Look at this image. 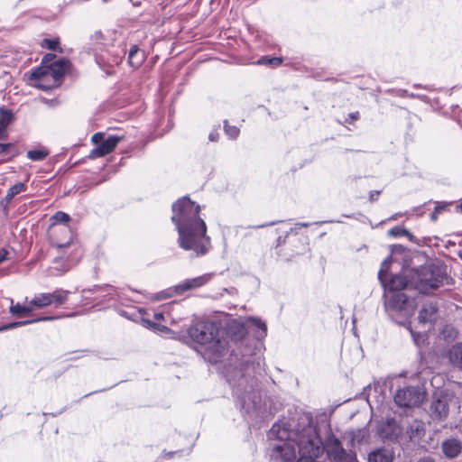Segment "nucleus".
<instances>
[{
	"label": "nucleus",
	"mask_w": 462,
	"mask_h": 462,
	"mask_svg": "<svg viewBox=\"0 0 462 462\" xmlns=\"http://www.w3.org/2000/svg\"><path fill=\"white\" fill-rule=\"evenodd\" d=\"M407 328L410 330V332H411V334L412 336V338H413V340H414L416 345H419L420 341L424 339V335H422L420 333H415V332L412 331V329L411 328L410 322L408 323Z\"/></svg>",
	"instance_id": "nucleus-40"
},
{
	"label": "nucleus",
	"mask_w": 462,
	"mask_h": 462,
	"mask_svg": "<svg viewBox=\"0 0 462 462\" xmlns=\"http://www.w3.org/2000/svg\"><path fill=\"white\" fill-rule=\"evenodd\" d=\"M12 146V143H0V154L7 152Z\"/></svg>",
	"instance_id": "nucleus-42"
},
{
	"label": "nucleus",
	"mask_w": 462,
	"mask_h": 462,
	"mask_svg": "<svg viewBox=\"0 0 462 462\" xmlns=\"http://www.w3.org/2000/svg\"><path fill=\"white\" fill-rule=\"evenodd\" d=\"M228 332L234 337V339L238 340L243 338L246 334L245 327L243 323L237 320H232L228 324Z\"/></svg>",
	"instance_id": "nucleus-23"
},
{
	"label": "nucleus",
	"mask_w": 462,
	"mask_h": 462,
	"mask_svg": "<svg viewBox=\"0 0 462 462\" xmlns=\"http://www.w3.org/2000/svg\"><path fill=\"white\" fill-rule=\"evenodd\" d=\"M49 236L51 243L58 248L69 245L72 240V232L68 225L52 224Z\"/></svg>",
	"instance_id": "nucleus-12"
},
{
	"label": "nucleus",
	"mask_w": 462,
	"mask_h": 462,
	"mask_svg": "<svg viewBox=\"0 0 462 462\" xmlns=\"http://www.w3.org/2000/svg\"><path fill=\"white\" fill-rule=\"evenodd\" d=\"M139 48L134 45L131 48L128 55V62L132 67H138L142 62V57L137 59Z\"/></svg>",
	"instance_id": "nucleus-30"
},
{
	"label": "nucleus",
	"mask_w": 462,
	"mask_h": 462,
	"mask_svg": "<svg viewBox=\"0 0 462 462\" xmlns=\"http://www.w3.org/2000/svg\"><path fill=\"white\" fill-rule=\"evenodd\" d=\"M439 318V309L435 302L427 301L422 304L419 315L418 320L420 323L426 324H433L437 321Z\"/></svg>",
	"instance_id": "nucleus-15"
},
{
	"label": "nucleus",
	"mask_w": 462,
	"mask_h": 462,
	"mask_svg": "<svg viewBox=\"0 0 462 462\" xmlns=\"http://www.w3.org/2000/svg\"><path fill=\"white\" fill-rule=\"evenodd\" d=\"M143 322L147 323L149 326H153L154 324L149 320L143 319Z\"/></svg>",
	"instance_id": "nucleus-51"
},
{
	"label": "nucleus",
	"mask_w": 462,
	"mask_h": 462,
	"mask_svg": "<svg viewBox=\"0 0 462 462\" xmlns=\"http://www.w3.org/2000/svg\"><path fill=\"white\" fill-rule=\"evenodd\" d=\"M233 387L236 404L241 410L249 413L257 408L261 402V395L254 378L248 379L245 374H241L237 383Z\"/></svg>",
	"instance_id": "nucleus-4"
},
{
	"label": "nucleus",
	"mask_w": 462,
	"mask_h": 462,
	"mask_svg": "<svg viewBox=\"0 0 462 462\" xmlns=\"http://www.w3.org/2000/svg\"><path fill=\"white\" fill-rule=\"evenodd\" d=\"M208 138L211 142H217L218 140V133L212 132L209 134Z\"/></svg>",
	"instance_id": "nucleus-46"
},
{
	"label": "nucleus",
	"mask_w": 462,
	"mask_h": 462,
	"mask_svg": "<svg viewBox=\"0 0 462 462\" xmlns=\"http://www.w3.org/2000/svg\"><path fill=\"white\" fill-rule=\"evenodd\" d=\"M302 435V431L295 434V438H289L280 445H276L273 448L272 457L280 462H292L296 458V447L298 448L299 438Z\"/></svg>",
	"instance_id": "nucleus-9"
},
{
	"label": "nucleus",
	"mask_w": 462,
	"mask_h": 462,
	"mask_svg": "<svg viewBox=\"0 0 462 462\" xmlns=\"http://www.w3.org/2000/svg\"><path fill=\"white\" fill-rule=\"evenodd\" d=\"M191 339L205 346V356L210 363H217L227 348V342L219 337V324L214 321H199L189 328Z\"/></svg>",
	"instance_id": "nucleus-2"
},
{
	"label": "nucleus",
	"mask_w": 462,
	"mask_h": 462,
	"mask_svg": "<svg viewBox=\"0 0 462 462\" xmlns=\"http://www.w3.org/2000/svg\"><path fill=\"white\" fill-rule=\"evenodd\" d=\"M457 208L462 213V202L457 206Z\"/></svg>",
	"instance_id": "nucleus-53"
},
{
	"label": "nucleus",
	"mask_w": 462,
	"mask_h": 462,
	"mask_svg": "<svg viewBox=\"0 0 462 462\" xmlns=\"http://www.w3.org/2000/svg\"><path fill=\"white\" fill-rule=\"evenodd\" d=\"M389 234H390L391 236H408L410 239H411V238H412L411 234L408 230H406V229H404V228H402V227H400V226H394V227H393V228L389 231Z\"/></svg>",
	"instance_id": "nucleus-38"
},
{
	"label": "nucleus",
	"mask_w": 462,
	"mask_h": 462,
	"mask_svg": "<svg viewBox=\"0 0 462 462\" xmlns=\"http://www.w3.org/2000/svg\"><path fill=\"white\" fill-rule=\"evenodd\" d=\"M8 252L5 249L0 250V264L7 259Z\"/></svg>",
	"instance_id": "nucleus-44"
},
{
	"label": "nucleus",
	"mask_w": 462,
	"mask_h": 462,
	"mask_svg": "<svg viewBox=\"0 0 462 462\" xmlns=\"http://www.w3.org/2000/svg\"><path fill=\"white\" fill-rule=\"evenodd\" d=\"M60 41L59 39H43L42 42V47L51 50V51H57L59 50L61 51V49L59 48Z\"/></svg>",
	"instance_id": "nucleus-33"
},
{
	"label": "nucleus",
	"mask_w": 462,
	"mask_h": 462,
	"mask_svg": "<svg viewBox=\"0 0 462 462\" xmlns=\"http://www.w3.org/2000/svg\"><path fill=\"white\" fill-rule=\"evenodd\" d=\"M385 297V309L392 319H397L401 317L407 319L414 314L417 306L414 298L407 296L404 292H393ZM396 322L402 324L399 320Z\"/></svg>",
	"instance_id": "nucleus-6"
},
{
	"label": "nucleus",
	"mask_w": 462,
	"mask_h": 462,
	"mask_svg": "<svg viewBox=\"0 0 462 462\" xmlns=\"http://www.w3.org/2000/svg\"><path fill=\"white\" fill-rule=\"evenodd\" d=\"M54 58H55V55H54V54L48 53V54H46V55H44V56H43V58H42V63L47 64V63H49L50 61H51Z\"/></svg>",
	"instance_id": "nucleus-43"
},
{
	"label": "nucleus",
	"mask_w": 462,
	"mask_h": 462,
	"mask_svg": "<svg viewBox=\"0 0 462 462\" xmlns=\"http://www.w3.org/2000/svg\"><path fill=\"white\" fill-rule=\"evenodd\" d=\"M432 409L436 413H438V416L439 418L447 417L448 412V404L441 400H437L436 402H434L432 404Z\"/></svg>",
	"instance_id": "nucleus-26"
},
{
	"label": "nucleus",
	"mask_w": 462,
	"mask_h": 462,
	"mask_svg": "<svg viewBox=\"0 0 462 462\" xmlns=\"http://www.w3.org/2000/svg\"><path fill=\"white\" fill-rule=\"evenodd\" d=\"M93 291H100L104 292L103 297L104 300L109 301L111 300H121L122 299V291L118 289L106 284L104 286H95L92 290Z\"/></svg>",
	"instance_id": "nucleus-22"
},
{
	"label": "nucleus",
	"mask_w": 462,
	"mask_h": 462,
	"mask_svg": "<svg viewBox=\"0 0 462 462\" xmlns=\"http://www.w3.org/2000/svg\"><path fill=\"white\" fill-rule=\"evenodd\" d=\"M246 321L259 328L262 330L263 337L266 335V325L260 319L254 317H248L246 319Z\"/></svg>",
	"instance_id": "nucleus-37"
},
{
	"label": "nucleus",
	"mask_w": 462,
	"mask_h": 462,
	"mask_svg": "<svg viewBox=\"0 0 462 462\" xmlns=\"http://www.w3.org/2000/svg\"><path fill=\"white\" fill-rule=\"evenodd\" d=\"M48 151L44 149L30 150L27 152V157L34 162L44 160L48 156Z\"/></svg>",
	"instance_id": "nucleus-28"
},
{
	"label": "nucleus",
	"mask_w": 462,
	"mask_h": 462,
	"mask_svg": "<svg viewBox=\"0 0 462 462\" xmlns=\"http://www.w3.org/2000/svg\"><path fill=\"white\" fill-rule=\"evenodd\" d=\"M49 65H44L36 68L31 73L29 78V79L32 81L31 85L42 90L52 89L51 75L49 73Z\"/></svg>",
	"instance_id": "nucleus-13"
},
{
	"label": "nucleus",
	"mask_w": 462,
	"mask_h": 462,
	"mask_svg": "<svg viewBox=\"0 0 462 462\" xmlns=\"http://www.w3.org/2000/svg\"><path fill=\"white\" fill-rule=\"evenodd\" d=\"M443 454L448 458H456L462 452V441L457 438L445 439L441 444Z\"/></svg>",
	"instance_id": "nucleus-18"
},
{
	"label": "nucleus",
	"mask_w": 462,
	"mask_h": 462,
	"mask_svg": "<svg viewBox=\"0 0 462 462\" xmlns=\"http://www.w3.org/2000/svg\"><path fill=\"white\" fill-rule=\"evenodd\" d=\"M54 319H55V317L46 316V317H41L39 319H32V320H24V321L13 322V323H9L8 325H5V326L0 328V331L12 329V328H17V327L28 325V324H31V323H33V322H37V321L52 320Z\"/></svg>",
	"instance_id": "nucleus-25"
},
{
	"label": "nucleus",
	"mask_w": 462,
	"mask_h": 462,
	"mask_svg": "<svg viewBox=\"0 0 462 462\" xmlns=\"http://www.w3.org/2000/svg\"><path fill=\"white\" fill-rule=\"evenodd\" d=\"M390 263H391V260L390 259H386L382 263L381 269H380V271L378 273V278H379L381 282H384L385 279L388 278L387 271H388Z\"/></svg>",
	"instance_id": "nucleus-36"
},
{
	"label": "nucleus",
	"mask_w": 462,
	"mask_h": 462,
	"mask_svg": "<svg viewBox=\"0 0 462 462\" xmlns=\"http://www.w3.org/2000/svg\"><path fill=\"white\" fill-rule=\"evenodd\" d=\"M123 139V135H109L105 138V134L103 133L98 132L94 134L91 137V141L93 143L97 144V147L90 152L88 157L90 159H97L109 154Z\"/></svg>",
	"instance_id": "nucleus-7"
},
{
	"label": "nucleus",
	"mask_w": 462,
	"mask_h": 462,
	"mask_svg": "<svg viewBox=\"0 0 462 462\" xmlns=\"http://www.w3.org/2000/svg\"><path fill=\"white\" fill-rule=\"evenodd\" d=\"M402 433L400 426L394 419H389L378 427V434L382 439H393Z\"/></svg>",
	"instance_id": "nucleus-17"
},
{
	"label": "nucleus",
	"mask_w": 462,
	"mask_h": 462,
	"mask_svg": "<svg viewBox=\"0 0 462 462\" xmlns=\"http://www.w3.org/2000/svg\"><path fill=\"white\" fill-rule=\"evenodd\" d=\"M32 307L30 302L27 305H21L20 303L12 304L10 312L17 317H23L29 315L32 311Z\"/></svg>",
	"instance_id": "nucleus-24"
},
{
	"label": "nucleus",
	"mask_w": 462,
	"mask_h": 462,
	"mask_svg": "<svg viewBox=\"0 0 462 462\" xmlns=\"http://www.w3.org/2000/svg\"><path fill=\"white\" fill-rule=\"evenodd\" d=\"M200 206L189 197L178 199L172 205L171 221L176 226L178 244L185 251H192L196 256L206 254L210 247L207 226L199 217Z\"/></svg>",
	"instance_id": "nucleus-1"
},
{
	"label": "nucleus",
	"mask_w": 462,
	"mask_h": 462,
	"mask_svg": "<svg viewBox=\"0 0 462 462\" xmlns=\"http://www.w3.org/2000/svg\"><path fill=\"white\" fill-rule=\"evenodd\" d=\"M69 61L66 59H60L49 65L52 88L60 85V81L69 69Z\"/></svg>",
	"instance_id": "nucleus-14"
},
{
	"label": "nucleus",
	"mask_w": 462,
	"mask_h": 462,
	"mask_svg": "<svg viewBox=\"0 0 462 462\" xmlns=\"http://www.w3.org/2000/svg\"><path fill=\"white\" fill-rule=\"evenodd\" d=\"M412 283L420 292L430 293L445 283H448V277L444 267L428 264L415 271L412 275Z\"/></svg>",
	"instance_id": "nucleus-3"
},
{
	"label": "nucleus",
	"mask_w": 462,
	"mask_h": 462,
	"mask_svg": "<svg viewBox=\"0 0 462 462\" xmlns=\"http://www.w3.org/2000/svg\"><path fill=\"white\" fill-rule=\"evenodd\" d=\"M282 63V60L279 57H267V56H264V57H262L261 59H259L257 61H256V64L258 65H266V66H270V67H278L280 66L281 64Z\"/></svg>",
	"instance_id": "nucleus-27"
},
{
	"label": "nucleus",
	"mask_w": 462,
	"mask_h": 462,
	"mask_svg": "<svg viewBox=\"0 0 462 462\" xmlns=\"http://www.w3.org/2000/svg\"><path fill=\"white\" fill-rule=\"evenodd\" d=\"M450 205H451V203H448V202H437L435 209H434L433 213L430 216L431 220L432 221H436L438 219V215L441 211L447 210L449 208Z\"/></svg>",
	"instance_id": "nucleus-34"
},
{
	"label": "nucleus",
	"mask_w": 462,
	"mask_h": 462,
	"mask_svg": "<svg viewBox=\"0 0 462 462\" xmlns=\"http://www.w3.org/2000/svg\"><path fill=\"white\" fill-rule=\"evenodd\" d=\"M424 431L423 423L420 421H414L411 426L409 430L410 437L415 438V437H420V435Z\"/></svg>",
	"instance_id": "nucleus-32"
},
{
	"label": "nucleus",
	"mask_w": 462,
	"mask_h": 462,
	"mask_svg": "<svg viewBox=\"0 0 462 462\" xmlns=\"http://www.w3.org/2000/svg\"><path fill=\"white\" fill-rule=\"evenodd\" d=\"M323 450L326 449L328 457L334 462H355L356 454L354 451H346L340 440L334 435H329L322 443Z\"/></svg>",
	"instance_id": "nucleus-8"
},
{
	"label": "nucleus",
	"mask_w": 462,
	"mask_h": 462,
	"mask_svg": "<svg viewBox=\"0 0 462 462\" xmlns=\"http://www.w3.org/2000/svg\"><path fill=\"white\" fill-rule=\"evenodd\" d=\"M382 284L390 294L393 292H402V291L407 286V280L401 274H395L391 276L390 279H385V282H382Z\"/></svg>",
	"instance_id": "nucleus-19"
},
{
	"label": "nucleus",
	"mask_w": 462,
	"mask_h": 462,
	"mask_svg": "<svg viewBox=\"0 0 462 462\" xmlns=\"http://www.w3.org/2000/svg\"><path fill=\"white\" fill-rule=\"evenodd\" d=\"M274 224H275V222H271V223H268V224H263V225L257 226L256 227H265V226H273Z\"/></svg>",
	"instance_id": "nucleus-50"
},
{
	"label": "nucleus",
	"mask_w": 462,
	"mask_h": 462,
	"mask_svg": "<svg viewBox=\"0 0 462 462\" xmlns=\"http://www.w3.org/2000/svg\"><path fill=\"white\" fill-rule=\"evenodd\" d=\"M275 427H276L275 425H274V426H273V429H272V431H273V432L275 430Z\"/></svg>",
	"instance_id": "nucleus-55"
},
{
	"label": "nucleus",
	"mask_w": 462,
	"mask_h": 462,
	"mask_svg": "<svg viewBox=\"0 0 462 462\" xmlns=\"http://www.w3.org/2000/svg\"><path fill=\"white\" fill-rule=\"evenodd\" d=\"M225 133L232 139H236L239 134V129L234 125H228L227 121H225Z\"/></svg>",
	"instance_id": "nucleus-39"
},
{
	"label": "nucleus",
	"mask_w": 462,
	"mask_h": 462,
	"mask_svg": "<svg viewBox=\"0 0 462 462\" xmlns=\"http://www.w3.org/2000/svg\"><path fill=\"white\" fill-rule=\"evenodd\" d=\"M424 400V394L417 387L408 386L397 391L394 402L400 407H414Z\"/></svg>",
	"instance_id": "nucleus-11"
},
{
	"label": "nucleus",
	"mask_w": 462,
	"mask_h": 462,
	"mask_svg": "<svg viewBox=\"0 0 462 462\" xmlns=\"http://www.w3.org/2000/svg\"><path fill=\"white\" fill-rule=\"evenodd\" d=\"M153 318L156 320H162V319H163V314L162 312H154Z\"/></svg>",
	"instance_id": "nucleus-48"
},
{
	"label": "nucleus",
	"mask_w": 462,
	"mask_h": 462,
	"mask_svg": "<svg viewBox=\"0 0 462 462\" xmlns=\"http://www.w3.org/2000/svg\"><path fill=\"white\" fill-rule=\"evenodd\" d=\"M393 452L386 448H380L373 450L368 455V462H393Z\"/></svg>",
	"instance_id": "nucleus-21"
},
{
	"label": "nucleus",
	"mask_w": 462,
	"mask_h": 462,
	"mask_svg": "<svg viewBox=\"0 0 462 462\" xmlns=\"http://www.w3.org/2000/svg\"><path fill=\"white\" fill-rule=\"evenodd\" d=\"M213 277V273H205L203 275L187 279L176 286V291L179 293L186 291L194 290L207 284Z\"/></svg>",
	"instance_id": "nucleus-16"
},
{
	"label": "nucleus",
	"mask_w": 462,
	"mask_h": 462,
	"mask_svg": "<svg viewBox=\"0 0 462 462\" xmlns=\"http://www.w3.org/2000/svg\"><path fill=\"white\" fill-rule=\"evenodd\" d=\"M26 189L25 184L19 182L12 186L5 196V199L7 201L12 200L15 195L24 191Z\"/></svg>",
	"instance_id": "nucleus-29"
},
{
	"label": "nucleus",
	"mask_w": 462,
	"mask_h": 462,
	"mask_svg": "<svg viewBox=\"0 0 462 462\" xmlns=\"http://www.w3.org/2000/svg\"><path fill=\"white\" fill-rule=\"evenodd\" d=\"M379 195H380V191H371L370 195H369L370 200L371 201L376 200L378 199Z\"/></svg>",
	"instance_id": "nucleus-45"
},
{
	"label": "nucleus",
	"mask_w": 462,
	"mask_h": 462,
	"mask_svg": "<svg viewBox=\"0 0 462 462\" xmlns=\"http://www.w3.org/2000/svg\"><path fill=\"white\" fill-rule=\"evenodd\" d=\"M449 364L462 371V342L452 345L445 353Z\"/></svg>",
	"instance_id": "nucleus-20"
},
{
	"label": "nucleus",
	"mask_w": 462,
	"mask_h": 462,
	"mask_svg": "<svg viewBox=\"0 0 462 462\" xmlns=\"http://www.w3.org/2000/svg\"><path fill=\"white\" fill-rule=\"evenodd\" d=\"M68 294L69 291L63 290H57L51 293H40L33 297L30 301V304L32 305V310L34 308L42 309L50 305L58 307L67 300Z\"/></svg>",
	"instance_id": "nucleus-10"
},
{
	"label": "nucleus",
	"mask_w": 462,
	"mask_h": 462,
	"mask_svg": "<svg viewBox=\"0 0 462 462\" xmlns=\"http://www.w3.org/2000/svg\"><path fill=\"white\" fill-rule=\"evenodd\" d=\"M101 36H102V34L100 32H97L95 33V37H97V38H100Z\"/></svg>",
	"instance_id": "nucleus-52"
},
{
	"label": "nucleus",
	"mask_w": 462,
	"mask_h": 462,
	"mask_svg": "<svg viewBox=\"0 0 462 462\" xmlns=\"http://www.w3.org/2000/svg\"><path fill=\"white\" fill-rule=\"evenodd\" d=\"M297 462H317L316 459L323 453L322 441L316 430L309 426L302 430L299 438Z\"/></svg>",
	"instance_id": "nucleus-5"
},
{
	"label": "nucleus",
	"mask_w": 462,
	"mask_h": 462,
	"mask_svg": "<svg viewBox=\"0 0 462 462\" xmlns=\"http://www.w3.org/2000/svg\"><path fill=\"white\" fill-rule=\"evenodd\" d=\"M7 126L0 124V140H5L8 137Z\"/></svg>",
	"instance_id": "nucleus-41"
},
{
	"label": "nucleus",
	"mask_w": 462,
	"mask_h": 462,
	"mask_svg": "<svg viewBox=\"0 0 462 462\" xmlns=\"http://www.w3.org/2000/svg\"><path fill=\"white\" fill-rule=\"evenodd\" d=\"M418 462H434V461L430 457H424V458L418 460Z\"/></svg>",
	"instance_id": "nucleus-49"
},
{
	"label": "nucleus",
	"mask_w": 462,
	"mask_h": 462,
	"mask_svg": "<svg viewBox=\"0 0 462 462\" xmlns=\"http://www.w3.org/2000/svg\"><path fill=\"white\" fill-rule=\"evenodd\" d=\"M54 223L56 225H67L66 223L69 220V216L67 213L62 211H58L52 217Z\"/></svg>",
	"instance_id": "nucleus-35"
},
{
	"label": "nucleus",
	"mask_w": 462,
	"mask_h": 462,
	"mask_svg": "<svg viewBox=\"0 0 462 462\" xmlns=\"http://www.w3.org/2000/svg\"><path fill=\"white\" fill-rule=\"evenodd\" d=\"M14 120V114L12 110L2 106L0 108V124L5 125L6 126L9 125L10 123Z\"/></svg>",
	"instance_id": "nucleus-31"
},
{
	"label": "nucleus",
	"mask_w": 462,
	"mask_h": 462,
	"mask_svg": "<svg viewBox=\"0 0 462 462\" xmlns=\"http://www.w3.org/2000/svg\"><path fill=\"white\" fill-rule=\"evenodd\" d=\"M458 256L462 260V251L458 253Z\"/></svg>",
	"instance_id": "nucleus-54"
},
{
	"label": "nucleus",
	"mask_w": 462,
	"mask_h": 462,
	"mask_svg": "<svg viewBox=\"0 0 462 462\" xmlns=\"http://www.w3.org/2000/svg\"><path fill=\"white\" fill-rule=\"evenodd\" d=\"M348 116L351 119V121L357 120L359 118V113L358 112L351 113L348 115Z\"/></svg>",
	"instance_id": "nucleus-47"
}]
</instances>
